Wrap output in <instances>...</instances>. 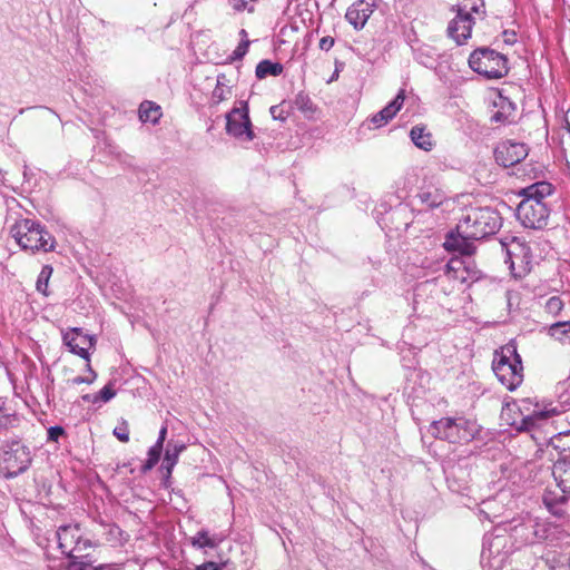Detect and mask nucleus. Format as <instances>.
Listing matches in <instances>:
<instances>
[{
  "label": "nucleus",
  "instance_id": "f257e3e1",
  "mask_svg": "<svg viewBox=\"0 0 570 570\" xmlns=\"http://www.w3.org/2000/svg\"><path fill=\"white\" fill-rule=\"evenodd\" d=\"M554 186L546 180L523 189L524 198L517 207V217L527 228L542 229L548 225L551 208L546 200L554 193Z\"/></svg>",
  "mask_w": 570,
  "mask_h": 570
},
{
  "label": "nucleus",
  "instance_id": "f03ea898",
  "mask_svg": "<svg viewBox=\"0 0 570 570\" xmlns=\"http://www.w3.org/2000/svg\"><path fill=\"white\" fill-rule=\"evenodd\" d=\"M10 234L23 250L49 253L56 248V238L39 220L20 218L10 227Z\"/></svg>",
  "mask_w": 570,
  "mask_h": 570
},
{
  "label": "nucleus",
  "instance_id": "7ed1b4c3",
  "mask_svg": "<svg viewBox=\"0 0 570 570\" xmlns=\"http://www.w3.org/2000/svg\"><path fill=\"white\" fill-rule=\"evenodd\" d=\"M502 225L500 214L489 207L472 208L460 219L458 230L471 239H483L494 235Z\"/></svg>",
  "mask_w": 570,
  "mask_h": 570
},
{
  "label": "nucleus",
  "instance_id": "20e7f679",
  "mask_svg": "<svg viewBox=\"0 0 570 570\" xmlns=\"http://www.w3.org/2000/svg\"><path fill=\"white\" fill-rule=\"evenodd\" d=\"M492 370L502 385L514 391L523 382V366L521 356L514 345L508 344L495 351Z\"/></svg>",
  "mask_w": 570,
  "mask_h": 570
},
{
  "label": "nucleus",
  "instance_id": "39448f33",
  "mask_svg": "<svg viewBox=\"0 0 570 570\" xmlns=\"http://www.w3.org/2000/svg\"><path fill=\"white\" fill-rule=\"evenodd\" d=\"M429 432L435 439L461 444L472 441L479 433V426L464 417H442L430 424Z\"/></svg>",
  "mask_w": 570,
  "mask_h": 570
},
{
  "label": "nucleus",
  "instance_id": "423d86ee",
  "mask_svg": "<svg viewBox=\"0 0 570 570\" xmlns=\"http://www.w3.org/2000/svg\"><path fill=\"white\" fill-rule=\"evenodd\" d=\"M58 547L71 562L91 561L89 550L92 548L91 541L83 537L79 524H68L58 528L57 532Z\"/></svg>",
  "mask_w": 570,
  "mask_h": 570
},
{
  "label": "nucleus",
  "instance_id": "0eeeda50",
  "mask_svg": "<svg viewBox=\"0 0 570 570\" xmlns=\"http://www.w3.org/2000/svg\"><path fill=\"white\" fill-rule=\"evenodd\" d=\"M469 66L487 79H499L508 71V59L500 52L489 48H479L469 57Z\"/></svg>",
  "mask_w": 570,
  "mask_h": 570
},
{
  "label": "nucleus",
  "instance_id": "6e6552de",
  "mask_svg": "<svg viewBox=\"0 0 570 570\" xmlns=\"http://www.w3.org/2000/svg\"><path fill=\"white\" fill-rule=\"evenodd\" d=\"M31 463L30 451L20 441L6 444L0 453V471L8 479L24 472Z\"/></svg>",
  "mask_w": 570,
  "mask_h": 570
},
{
  "label": "nucleus",
  "instance_id": "1a4fd4ad",
  "mask_svg": "<svg viewBox=\"0 0 570 570\" xmlns=\"http://www.w3.org/2000/svg\"><path fill=\"white\" fill-rule=\"evenodd\" d=\"M481 7H483L482 2L480 6L476 2L469 4L468 0H463L461 3L452 7L451 10L455 11L456 16L448 26V35L458 45H463L471 37L474 23L471 12L478 13Z\"/></svg>",
  "mask_w": 570,
  "mask_h": 570
},
{
  "label": "nucleus",
  "instance_id": "9d476101",
  "mask_svg": "<svg viewBox=\"0 0 570 570\" xmlns=\"http://www.w3.org/2000/svg\"><path fill=\"white\" fill-rule=\"evenodd\" d=\"M226 132L239 141L255 138L247 101L239 100L238 106L226 114Z\"/></svg>",
  "mask_w": 570,
  "mask_h": 570
},
{
  "label": "nucleus",
  "instance_id": "9b49d317",
  "mask_svg": "<svg viewBox=\"0 0 570 570\" xmlns=\"http://www.w3.org/2000/svg\"><path fill=\"white\" fill-rule=\"evenodd\" d=\"M553 446L559 453L552 466V475L560 491L570 494V432L556 438Z\"/></svg>",
  "mask_w": 570,
  "mask_h": 570
},
{
  "label": "nucleus",
  "instance_id": "f8f14e48",
  "mask_svg": "<svg viewBox=\"0 0 570 570\" xmlns=\"http://www.w3.org/2000/svg\"><path fill=\"white\" fill-rule=\"evenodd\" d=\"M444 275L460 284L470 285L481 277V272L470 257H452L444 265Z\"/></svg>",
  "mask_w": 570,
  "mask_h": 570
},
{
  "label": "nucleus",
  "instance_id": "ddd939ff",
  "mask_svg": "<svg viewBox=\"0 0 570 570\" xmlns=\"http://www.w3.org/2000/svg\"><path fill=\"white\" fill-rule=\"evenodd\" d=\"M520 411H527L528 413L523 415L520 425L517 428L519 431H530L538 426L541 421L557 414L554 407L547 409L546 406H541L530 397L520 401Z\"/></svg>",
  "mask_w": 570,
  "mask_h": 570
},
{
  "label": "nucleus",
  "instance_id": "4468645a",
  "mask_svg": "<svg viewBox=\"0 0 570 570\" xmlns=\"http://www.w3.org/2000/svg\"><path fill=\"white\" fill-rule=\"evenodd\" d=\"M507 254V263H510V269L515 277H521L530 271L532 254L523 240L513 238Z\"/></svg>",
  "mask_w": 570,
  "mask_h": 570
},
{
  "label": "nucleus",
  "instance_id": "2eb2a0df",
  "mask_svg": "<svg viewBox=\"0 0 570 570\" xmlns=\"http://www.w3.org/2000/svg\"><path fill=\"white\" fill-rule=\"evenodd\" d=\"M62 341L71 353L89 362V350L96 342L94 336L83 333L81 328L73 327L62 332Z\"/></svg>",
  "mask_w": 570,
  "mask_h": 570
},
{
  "label": "nucleus",
  "instance_id": "dca6fc26",
  "mask_svg": "<svg viewBox=\"0 0 570 570\" xmlns=\"http://www.w3.org/2000/svg\"><path fill=\"white\" fill-rule=\"evenodd\" d=\"M532 517L514 518L504 524L503 530L509 533L517 549L533 544Z\"/></svg>",
  "mask_w": 570,
  "mask_h": 570
},
{
  "label": "nucleus",
  "instance_id": "f3484780",
  "mask_svg": "<svg viewBox=\"0 0 570 570\" xmlns=\"http://www.w3.org/2000/svg\"><path fill=\"white\" fill-rule=\"evenodd\" d=\"M527 156L528 147L511 140L500 142L494 149L495 161L505 168L519 164Z\"/></svg>",
  "mask_w": 570,
  "mask_h": 570
},
{
  "label": "nucleus",
  "instance_id": "a211bd4d",
  "mask_svg": "<svg viewBox=\"0 0 570 570\" xmlns=\"http://www.w3.org/2000/svg\"><path fill=\"white\" fill-rule=\"evenodd\" d=\"M471 240V237H465L463 233L456 229V232H450L446 235L443 246L448 252H458L464 257L471 258L475 252V246Z\"/></svg>",
  "mask_w": 570,
  "mask_h": 570
},
{
  "label": "nucleus",
  "instance_id": "6ab92c4d",
  "mask_svg": "<svg viewBox=\"0 0 570 570\" xmlns=\"http://www.w3.org/2000/svg\"><path fill=\"white\" fill-rule=\"evenodd\" d=\"M372 13L373 4L358 0L347 9L345 18L356 30H361Z\"/></svg>",
  "mask_w": 570,
  "mask_h": 570
},
{
  "label": "nucleus",
  "instance_id": "aec40b11",
  "mask_svg": "<svg viewBox=\"0 0 570 570\" xmlns=\"http://www.w3.org/2000/svg\"><path fill=\"white\" fill-rule=\"evenodd\" d=\"M404 90H400L396 97L389 105L370 119V122H372L375 128L386 125L401 109L404 104Z\"/></svg>",
  "mask_w": 570,
  "mask_h": 570
},
{
  "label": "nucleus",
  "instance_id": "412c9836",
  "mask_svg": "<svg viewBox=\"0 0 570 570\" xmlns=\"http://www.w3.org/2000/svg\"><path fill=\"white\" fill-rule=\"evenodd\" d=\"M498 108L491 116V121L499 125H510L515 121L517 107L515 104L508 98L500 97L499 101L495 102Z\"/></svg>",
  "mask_w": 570,
  "mask_h": 570
},
{
  "label": "nucleus",
  "instance_id": "4be33fe9",
  "mask_svg": "<svg viewBox=\"0 0 570 570\" xmlns=\"http://www.w3.org/2000/svg\"><path fill=\"white\" fill-rule=\"evenodd\" d=\"M416 198L426 209H434L448 200V195L441 188L428 186L419 191Z\"/></svg>",
  "mask_w": 570,
  "mask_h": 570
},
{
  "label": "nucleus",
  "instance_id": "5701e85b",
  "mask_svg": "<svg viewBox=\"0 0 570 570\" xmlns=\"http://www.w3.org/2000/svg\"><path fill=\"white\" fill-rule=\"evenodd\" d=\"M568 493H557L548 491L543 495V503L547 509L556 517L563 518L567 514Z\"/></svg>",
  "mask_w": 570,
  "mask_h": 570
},
{
  "label": "nucleus",
  "instance_id": "b1692460",
  "mask_svg": "<svg viewBox=\"0 0 570 570\" xmlns=\"http://www.w3.org/2000/svg\"><path fill=\"white\" fill-rule=\"evenodd\" d=\"M186 449L184 443L169 441L167 443L165 450V456L163 461V469L167 471L168 474L171 473L174 466L178 462L179 454Z\"/></svg>",
  "mask_w": 570,
  "mask_h": 570
},
{
  "label": "nucleus",
  "instance_id": "393cba45",
  "mask_svg": "<svg viewBox=\"0 0 570 570\" xmlns=\"http://www.w3.org/2000/svg\"><path fill=\"white\" fill-rule=\"evenodd\" d=\"M532 525L533 544L549 540L554 534V527L550 522L532 518Z\"/></svg>",
  "mask_w": 570,
  "mask_h": 570
},
{
  "label": "nucleus",
  "instance_id": "a878e982",
  "mask_svg": "<svg viewBox=\"0 0 570 570\" xmlns=\"http://www.w3.org/2000/svg\"><path fill=\"white\" fill-rule=\"evenodd\" d=\"M410 137L416 147L425 151L431 150L433 147L431 134L423 127L414 126L410 131Z\"/></svg>",
  "mask_w": 570,
  "mask_h": 570
},
{
  "label": "nucleus",
  "instance_id": "bb28decb",
  "mask_svg": "<svg viewBox=\"0 0 570 570\" xmlns=\"http://www.w3.org/2000/svg\"><path fill=\"white\" fill-rule=\"evenodd\" d=\"M547 334L561 343L570 344V321L556 322L547 328Z\"/></svg>",
  "mask_w": 570,
  "mask_h": 570
},
{
  "label": "nucleus",
  "instance_id": "cd10ccee",
  "mask_svg": "<svg viewBox=\"0 0 570 570\" xmlns=\"http://www.w3.org/2000/svg\"><path fill=\"white\" fill-rule=\"evenodd\" d=\"M18 423V417L14 412H11L7 406L6 400L0 397V435L9 429L14 428Z\"/></svg>",
  "mask_w": 570,
  "mask_h": 570
},
{
  "label": "nucleus",
  "instance_id": "c85d7f7f",
  "mask_svg": "<svg viewBox=\"0 0 570 570\" xmlns=\"http://www.w3.org/2000/svg\"><path fill=\"white\" fill-rule=\"evenodd\" d=\"M161 117L160 107L151 101H144L139 107V118L142 122L157 124Z\"/></svg>",
  "mask_w": 570,
  "mask_h": 570
},
{
  "label": "nucleus",
  "instance_id": "c756f323",
  "mask_svg": "<svg viewBox=\"0 0 570 570\" xmlns=\"http://www.w3.org/2000/svg\"><path fill=\"white\" fill-rule=\"evenodd\" d=\"M283 72V66L278 62L271 60H262L256 66L255 75L258 79H264L267 76H279Z\"/></svg>",
  "mask_w": 570,
  "mask_h": 570
},
{
  "label": "nucleus",
  "instance_id": "7c9ffc66",
  "mask_svg": "<svg viewBox=\"0 0 570 570\" xmlns=\"http://www.w3.org/2000/svg\"><path fill=\"white\" fill-rule=\"evenodd\" d=\"M67 570H124L119 564H100L92 567V561H75L71 562Z\"/></svg>",
  "mask_w": 570,
  "mask_h": 570
},
{
  "label": "nucleus",
  "instance_id": "2f4dec72",
  "mask_svg": "<svg viewBox=\"0 0 570 570\" xmlns=\"http://www.w3.org/2000/svg\"><path fill=\"white\" fill-rule=\"evenodd\" d=\"M52 272H53V269L50 265H45L41 268V271L38 275V278H37L36 288L39 293H41L45 296L49 295L48 284H49V279L52 275Z\"/></svg>",
  "mask_w": 570,
  "mask_h": 570
},
{
  "label": "nucleus",
  "instance_id": "473e14b6",
  "mask_svg": "<svg viewBox=\"0 0 570 570\" xmlns=\"http://www.w3.org/2000/svg\"><path fill=\"white\" fill-rule=\"evenodd\" d=\"M191 544L198 549H204L215 548L217 546V542L209 537L207 530H200L191 538Z\"/></svg>",
  "mask_w": 570,
  "mask_h": 570
},
{
  "label": "nucleus",
  "instance_id": "72a5a7b5",
  "mask_svg": "<svg viewBox=\"0 0 570 570\" xmlns=\"http://www.w3.org/2000/svg\"><path fill=\"white\" fill-rule=\"evenodd\" d=\"M504 544V537L501 534H495L492 538L484 539L483 541V551L482 553H485V551H489V556L499 554L500 548Z\"/></svg>",
  "mask_w": 570,
  "mask_h": 570
},
{
  "label": "nucleus",
  "instance_id": "f704fd0d",
  "mask_svg": "<svg viewBox=\"0 0 570 570\" xmlns=\"http://www.w3.org/2000/svg\"><path fill=\"white\" fill-rule=\"evenodd\" d=\"M564 307L563 301L559 296H551L544 303V311L549 315L557 317Z\"/></svg>",
  "mask_w": 570,
  "mask_h": 570
},
{
  "label": "nucleus",
  "instance_id": "c9c22d12",
  "mask_svg": "<svg viewBox=\"0 0 570 570\" xmlns=\"http://www.w3.org/2000/svg\"><path fill=\"white\" fill-rule=\"evenodd\" d=\"M225 76L219 75L217 77V85L215 89L213 90V99L215 102H222L223 100L227 99L230 95V88L224 85Z\"/></svg>",
  "mask_w": 570,
  "mask_h": 570
},
{
  "label": "nucleus",
  "instance_id": "e433bc0d",
  "mask_svg": "<svg viewBox=\"0 0 570 570\" xmlns=\"http://www.w3.org/2000/svg\"><path fill=\"white\" fill-rule=\"evenodd\" d=\"M163 448L164 446H160V445L155 443L149 449V451H148V459H147V461L142 465V470L144 471L151 470L158 463V461L160 459V455H161V452H163Z\"/></svg>",
  "mask_w": 570,
  "mask_h": 570
},
{
  "label": "nucleus",
  "instance_id": "4c0bfd02",
  "mask_svg": "<svg viewBox=\"0 0 570 570\" xmlns=\"http://www.w3.org/2000/svg\"><path fill=\"white\" fill-rule=\"evenodd\" d=\"M116 395V391L111 389L110 385L104 386L99 393L94 394L92 403H97L98 401L108 402Z\"/></svg>",
  "mask_w": 570,
  "mask_h": 570
},
{
  "label": "nucleus",
  "instance_id": "58836bf2",
  "mask_svg": "<svg viewBox=\"0 0 570 570\" xmlns=\"http://www.w3.org/2000/svg\"><path fill=\"white\" fill-rule=\"evenodd\" d=\"M114 435L124 443H127L129 441V429L128 423L126 421H122L119 426H116L114 429Z\"/></svg>",
  "mask_w": 570,
  "mask_h": 570
},
{
  "label": "nucleus",
  "instance_id": "ea45409f",
  "mask_svg": "<svg viewBox=\"0 0 570 570\" xmlns=\"http://www.w3.org/2000/svg\"><path fill=\"white\" fill-rule=\"evenodd\" d=\"M87 368H88V372L91 374L90 377H88V376H75L73 379L70 380V383L72 385H79V384H82V383H87V384L92 383L97 375H96L95 371L91 368L89 362L87 363Z\"/></svg>",
  "mask_w": 570,
  "mask_h": 570
},
{
  "label": "nucleus",
  "instance_id": "a19ab883",
  "mask_svg": "<svg viewBox=\"0 0 570 570\" xmlns=\"http://www.w3.org/2000/svg\"><path fill=\"white\" fill-rule=\"evenodd\" d=\"M296 105H297L298 109H301L305 112L314 111L313 102L311 101V99L307 96L299 95L296 98Z\"/></svg>",
  "mask_w": 570,
  "mask_h": 570
},
{
  "label": "nucleus",
  "instance_id": "79ce46f5",
  "mask_svg": "<svg viewBox=\"0 0 570 570\" xmlns=\"http://www.w3.org/2000/svg\"><path fill=\"white\" fill-rule=\"evenodd\" d=\"M233 3V9L236 10V11H244V10H248L249 12H252L254 10L253 6H249L252 3H254L256 0H232Z\"/></svg>",
  "mask_w": 570,
  "mask_h": 570
},
{
  "label": "nucleus",
  "instance_id": "37998d69",
  "mask_svg": "<svg viewBox=\"0 0 570 570\" xmlns=\"http://www.w3.org/2000/svg\"><path fill=\"white\" fill-rule=\"evenodd\" d=\"M65 434L63 428L55 425L48 429V441L57 442Z\"/></svg>",
  "mask_w": 570,
  "mask_h": 570
},
{
  "label": "nucleus",
  "instance_id": "c03bdc74",
  "mask_svg": "<svg viewBox=\"0 0 570 570\" xmlns=\"http://www.w3.org/2000/svg\"><path fill=\"white\" fill-rule=\"evenodd\" d=\"M248 46H249V41L246 40V41H242L237 48L234 50L233 55H234V58L235 59H240L243 58L247 50H248Z\"/></svg>",
  "mask_w": 570,
  "mask_h": 570
},
{
  "label": "nucleus",
  "instance_id": "a18cd8bd",
  "mask_svg": "<svg viewBox=\"0 0 570 570\" xmlns=\"http://www.w3.org/2000/svg\"><path fill=\"white\" fill-rule=\"evenodd\" d=\"M334 38L326 36L320 40L318 47L321 50L328 51L334 46Z\"/></svg>",
  "mask_w": 570,
  "mask_h": 570
},
{
  "label": "nucleus",
  "instance_id": "49530a36",
  "mask_svg": "<svg viewBox=\"0 0 570 570\" xmlns=\"http://www.w3.org/2000/svg\"><path fill=\"white\" fill-rule=\"evenodd\" d=\"M166 436H167V425H163L160 431H159L156 444H158L160 446H164V443L166 441Z\"/></svg>",
  "mask_w": 570,
  "mask_h": 570
},
{
  "label": "nucleus",
  "instance_id": "de8ad7c7",
  "mask_svg": "<svg viewBox=\"0 0 570 570\" xmlns=\"http://www.w3.org/2000/svg\"><path fill=\"white\" fill-rule=\"evenodd\" d=\"M196 570H220V568L217 563L209 561L198 566Z\"/></svg>",
  "mask_w": 570,
  "mask_h": 570
},
{
  "label": "nucleus",
  "instance_id": "09e8293b",
  "mask_svg": "<svg viewBox=\"0 0 570 570\" xmlns=\"http://www.w3.org/2000/svg\"><path fill=\"white\" fill-rule=\"evenodd\" d=\"M92 396H94V395L86 394V395H83V396H82V399H83L85 401L92 402Z\"/></svg>",
  "mask_w": 570,
  "mask_h": 570
},
{
  "label": "nucleus",
  "instance_id": "8fccbe9b",
  "mask_svg": "<svg viewBox=\"0 0 570 570\" xmlns=\"http://www.w3.org/2000/svg\"><path fill=\"white\" fill-rule=\"evenodd\" d=\"M110 531H111V532H114V531H117V532H119L120 530H119V528H118V527H116V525H112V528H111V530H110Z\"/></svg>",
  "mask_w": 570,
  "mask_h": 570
},
{
  "label": "nucleus",
  "instance_id": "3c124183",
  "mask_svg": "<svg viewBox=\"0 0 570 570\" xmlns=\"http://www.w3.org/2000/svg\"><path fill=\"white\" fill-rule=\"evenodd\" d=\"M240 33H242V35H244V36H246V31H245V29H242Z\"/></svg>",
  "mask_w": 570,
  "mask_h": 570
}]
</instances>
